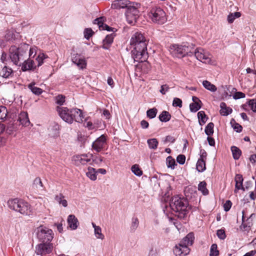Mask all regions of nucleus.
Here are the masks:
<instances>
[{
	"label": "nucleus",
	"mask_w": 256,
	"mask_h": 256,
	"mask_svg": "<svg viewBox=\"0 0 256 256\" xmlns=\"http://www.w3.org/2000/svg\"><path fill=\"white\" fill-rule=\"evenodd\" d=\"M148 16L152 22L158 24H163L166 21V14L160 7L152 8L148 12Z\"/></svg>",
	"instance_id": "nucleus-5"
},
{
	"label": "nucleus",
	"mask_w": 256,
	"mask_h": 256,
	"mask_svg": "<svg viewBox=\"0 0 256 256\" xmlns=\"http://www.w3.org/2000/svg\"><path fill=\"white\" fill-rule=\"evenodd\" d=\"M243 178L242 174H236V175L234 180L236 182V190H234V192H236V190H244V188L242 186V182H243Z\"/></svg>",
	"instance_id": "nucleus-26"
},
{
	"label": "nucleus",
	"mask_w": 256,
	"mask_h": 256,
	"mask_svg": "<svg viewBox=\"0 0 256 256\" xmlns=\"http://www.w3.org/2000/svg\"><path fill=\"white\" fill-rule=\"evenodd\" d=\"M142 42H146V38L140 32H136L132 37L130 41V44L132 46H134L135 44H140Z\"/></svg>",
	"instance_id": "nucleus-16"
},
{
	"label": "nucleus",
	"mask_w": 256,
	"mask_h": 256,
	"mask_svg": "<svg viewBox=\"0 0 256 256\" xmlns=\"http://www.w3.org/2000/svg\"><path fill=\"white\" fill-rule=\"evenodd\" d=\"M92 226L94 230V234L98 238L103 240L104 236L102 233V229L99 226H96L94 222L92 223Z\"/></svg>",
	"instance_id": "nucleus-30"
},
{
	"label": "nucleus",
	"mask_w": 256,
	"mask_h": 256,
	"mask_svg": "<svg viewBox=\"0 0 256 256\" xmlns=\"http://www.w3.org/2000/svg\"><path fill=\"white\" fill-rule=\"evenodd\" d=\"M216 234L218 238L221 240H224L226 237L225 232L222 229L218 230Z\"/></svg>",
	"instance_id": "nucleus-59"
},
{
	"label": "nucleus",
	"mask_w": 256,
	"mask_h": 256,
	"mask_svg": "<svg viewBox=\"0 0 256 256\" xmlns=\"http://www.w3.org/2000/svg\"><path fill=\"white\" fill-rule=\"evenodd\" d=\"M49 135L52 138H56L59 136L58 126L55 124L50 129Z\"/></svg>",
	"instance_id": "nucleus-43"
},
{
	"label": "nucleus",
	"mask_w": 256,
	"mask_h": 256,
	"mask_svg": "<svg viewBox=\"0 0 256 256\" xmlns=\"http://www.w3.org/2000/svg\"><path fill=\"white\" fill-rule=\"evenodd\" d=\"M33 184L36 188L43 187V184L41 180V179L38 177L34 179Z\"/></svg>",
	"instance_id": "nucleus-55"
},
{
	"label": "nucleus",
	"mask_w": 256,
	"mask_h": 256,
	"mask_svg": "<svg viewBox=\"0 0 256 256\" xmlns=\"http://www.w3.org/2000/svg\"><path fill=\"white\" fill-rule=\"evenodd\" d=\"M171 115L167 111H163L159 116V119L162 122H167L170 120Z\"/></svg>",
	"instance_id": "nucleus-35"
},
{
	"label": "nucleus",
	"mask_w": 256,
	"mask_h": 256,
	"mask_svg": "<svg viewBox=\"0 0 256 256\" xmlns=\"http://www.w3.org/2000/svg\"><path fill=\"white\" fill-rule=\"evenodd\" d=\"M188 202L184 198L178 196H173L170 202V206L180 218H184L188 213Z\"/></svg>",
	"instance_id": "nucleus-2"
},
{
	"label": "nucleus",
	"mask_w": 256,
	"mask_h": 256,
	"mask_svg": "<svg viewBox=\"0 0 256 256\" xmlns=\"http://www.w3.org/2000/svg\"><path fill=\"white\" fill-rule=\"evenodd\" d=\"M231 150L234 158V160H238L242 154L240 150L236 146H232L231 147Z\"/></svg>",
	"instance_id": "nucleus-39"
},
{
	"label": "nucleus",
	"mask_w": 256,
	"mask_h": 256,
	"mask_svg": "<svg viewBox=\"0 0 256 256\" xmlns=\"http://www.w3.org/2000/svg\"><path fill=\"white\" fill-rule=\"evenodd\" d=\"M177 162L180 164H183L186 161V156L184 154H179L176 158Z\"/></svg>",
	"instance_id": "nucleus-60"
},
{
	"label": "nucleus",
	"mask_w": 256,
	"mask_h": 256,
	"mask_svg": "<svg viewBox=\"0 0 256 256\" xmlns=\"http://www.w3.org/2000/svg\"><path fill=\"white\" fill-rule=\"evenodd\" d=\"M248 104L250 106L252 110L254 112H256V99L250 100L248 102Z\"/></svg>",
	"instance_id": "nucleus-54"
},
{
	"label": "nucleus",
	"mask_w": 256,
	"mask_h": 256,
	"mask_svg": "<svg viewBox=\"0 0 256 256\" xmlns=\"http://www.w3.org/2000/svg\"><path fill=\"white\" fill-rule=\"evenodd\" d=\"M106 136L104 134L101 135L92 143V148L97 152H100L106 144Z\"/></svg>",
	"instance_id": "nucleus-13"
},
{
	"label": "nucleus",
	"mask_w": 256,
	"mask_h": 256,
	"mask_svg": "<svg viewBox=\"0 0 256 256\" xmlns=\"http://www.w3.org/2000/svg\"><path fill=\"white\" fill-rule=\"evenodd\" d=\"M28 50L30 58H34L36 56V48H30L29 45L26 44H21L18 47L12 46L9 50L10 58L12 62L16 66H20L19 62L24 60Z\"/></svg>",
	"instance_id": "nucleus-1"
},
{
	"label": "nucleus",
	"mask_w": 256,
	"mask_h": 256,
	"mask_svg": "<svg viewBox=\"0 0 256 256\" xmlns=\"http://www.w3.org/2000/svg\"><path fill=\"white\" fill-rule=\"evenodd\" d=\"M8 205L10 209L23 215L30 216L32 214L30 204L18 198L10 200L8 202Z\"/></svg>",
	"instance_id": "nucleus-3"
},
{
	"label": "nucleus",
	"mask_w": 256,
	"mask_h": 256,
	"mask_svg": "<svg viewBox=\"0 0 256 256\" xmlns=\"http://www.w3.org/2000/svg\"><path fill=\"white\" fill-rule=\"evenodd\" d=\"M184 44H173L170 47V53L174 56L178 58L184 57Z\"/></svg>",
	"instance_id": "nucleus-11"
},
{
	"label": "nucleus",
	"mask_w": 256,
	"mask_h": 256,
	"mask_svg": "<svg viewBox=\"0 0 256 256\" xmlns=\"http://www.w3.org/2000/svg\"><path fill=\"white\" fill-rule=\"evenodd\" d=\"M18 121L23 126H28L30 124V121L28 117V114L26 112H22L18 115Z\"/></svg>",
	"instance_id": "nucleus-22"
},
{
	"label": "nucleus",
	"mask_w": 256,
	"mask_h": 256,
	"mask_svg": "<svg viewBox=\"0 0 256 256\" xmlns=\"http://www.w3.org/2000/svg\"><path fill=\"white\" fill-rule=\"evenodd\" d=\"M67 222L68 226L72 230H76L79 224L78 220L74 214H70L68 216Z\"/></svg>",
	"instance_id": "nucleus-21"
},
{
	"label": "nucleus",
	"mask_w": 256,
	"mask_h": 256,
	"mask_svg": "<svg viewBox=\"0 0 256 256\" xmlns=\"http://www.w3.org/2000/svg\"><path fill=\"white\" fill-rule=\"evenodd\" d=\"M132 172L137 176H141L142 174V172L139 168L138 165L134 164L131 168Z\"/></svg>",
	"instance_id": "nucleus-48"
},
{
	"label": "nucleus",
	"mask_w": 256,
	"mask_h": 256,
	"mask_svg": "<svg viewBox=\"0 0 256 256\" xmlns=\"http://www.w3.org/2000/svg\"><path fill=\"white\" fill-rule=\"evenodd\" d=\"M196 168L198 172H203L206 170V160L198 159L196 164Z\"/></svg>",
	"instance_id": "nucleus-31"
},
{
	"label": "nucleus",
	"mask_w": 256,
	"mask_h": 256,
	"mask_svg": "<svg viewBox=\"0 0 256 256\" xmlns=\"http://www.w3.org/2000/svg\"><path fill=\"white\" fill-rule=\"evenodd\" d=\"M72 61L77 66L82 69L86 68V60L80 58V55L78 54H72Z\"/></svg>",
	"instance_id": "nucleus-15"
},
{
	"label": "nucleus",
	"mask_w": 256,
	"mask_h": 256,
	"mask_svg": "<svg viewBox=\"0 0 256 256\" xmlns=\"http://www.w3.org/2000/svg\"><path fill=\"white\" fill-rule=\"evenodd\" d=\"M8 110L5 106H0V122H4L8 117Z\"/></svg>",
	"instance_id": "nucleus-28"
},
{
	"label": "nucleus",
	"mask_w": 256,
	"mask_h": 256,
	"mask_svg": "<svg viewBox=\"0 0 256 256\" xmlns=\"http://www.w3.org/2000/svg\"><path fill=\"white\" fill-rule=\"evenodd\" d=\"M244 97L245 94L240 92H235V93L233 95V98L235 100L244 98Z\"/></svg>",
	"instance_id": "nucleus-61"
},
{
	"label": "nucleus",
	"mask_w": 256,
	"mask_h": 256,
	"mask_svg": "<svg viewBox=\"0 0 256 256\" xmlns=\"http://www.w3.org/2000/svg\"><path fill=\"white\" fill-rule=\"evenodd\" d=\"M172 106L181 108L182 106V100L179 98H174L172 102Z\"/></svg>",
	"instance_id": "nucleus-56"
},
{
	"label": "nucleus",
	"mask_w": 256,
	"mask_h": 256,
	"mask_svg": "<svg viewBox=\"0 0 256 256\" xmlns=\"http://www.w3.org/2000/svg\"><path fill=\"white\" fill-rule=\"evenodd\" d=\"M12 70L11 68L4 66L0 72V75L4 78H8L12 73Z\"/></svg>",
	"instance_id": "nucleus-36"
},
{
	"label": "nucleus",
	"mask_w": 256,
	"mask_h": 256,
	"mask_svg": "<svg viewBox=\"0 0 256 256\" xmlns=\"http://www.w3.org/2000/svg\"><path fill=\"white\" fill-rule=\"evenodd\" d=\"M134 3L130 2L128 0H116L112 2L111 8L113 9L126 8L128 10V6L134 4Z\"/></svg>",
	"instance_id": "nucleus-14"
},
{
	"label": "nucleus",
	"mask_w": 256,
	"mask_h": 256,
	"mask_svg": "<svg viewBox=\"0 0 256 256\" xmlns=\"http://www.w3.org/2000/svg\"><path fill=\"white\" fill-rule=\"evenodd\" d=\"M115 36L114 34H111L107 35L102 41V48L104 49L108 50L113 42L114 38Z\"/></svg>",
	"instance_id": "nucleus-25"
},
{
	"label": "nucleus",
	"mask_w": 256,
	"mask_h": 256,
	"mask_svg": "<svg viewBox=\"0 0 256 256\" xmlns=\"http://www.w3.org/2000/svg\"><path fill=\"white\" fill-rule=\"evenodd\" d=\"M241 14L240 12H235L231 13L228 16V22L230 24L232 23L236 18H238L240 16Z\"/></svg>",
	"instance_id": "nucleus-44"
},
{
	"label": "nucleus",
	"mask_w": 256,
	"mask_h": 256,
	"mask_svg": "<svg viewBox=\"0 0 256 256\" xmlns=\"http://www.w3.org/2000/svg\"><path fill=\"white\" fill-rule=\"evenodd\" d=\"M56 110L60 116L66 122L71 124L73 122L72 108L66 107L57 106Z\"/></svg>",
	"instance_id": "nucleus-8"
},
{
	"label": "nucleus",
	"mask_w": 256,
	"mask_h": 256,
	"mask_svg": "<svg viewBox=\"0 0 256 256\" xmlns=\"http://www.w3.org/2000/svg\"><path fill=\"white\" fill-rule=\"evenodd\" d=\"M232 204V203L230 200H226L224 205V210L226 212H228L230 210Z\"/></svg>",
	"instance_id": "nucleus-62"
},
{
	"label": "nucleus",
	"mask_w": 256,
	"mask_h": 256,
	"mask_svg": "<svg viewBox=\"0 0 256 256\" xmlns=\"http://www.w3.org/2000/svg\"><path fill=\"white\" fill-rule=\"evenodd\" d=\"M214 124L212 122H210L208 124L205 128V133L208 136L212 135L214 133Z\"/></svg>",
	"instance_id": "nucleus-45"
},
{
	"label": "nucleus",
	"mask_w": 256,
	"mask_h": 256,
	"mask_svg": "<svg viewBox=\"0 0 256 256\" xmlns=\"http://www.w3.org/2000/svg\"><path fill=\"white\" fill-rule=\"evenodd\" d=\"M220 114L221 115L224 116H227L230 114L232 112V108L230 107L227 106L226 104L224 102L220 103Z\"/></svg>",
	"instance_id": "nucleus-27"
},
{
	"label": "nucleus",
	"mask_w": 256,
	"mask_h": 256,
	"mask_svg": "<svg viewBox=\"0 0 256 256\" xmlns=\"http://www.w3.org/2000/svg\"><path fill=\"white\" fill-rule=\"evenodd\" d=\"M232 121H234V124L232 126L234 130L237 132H241L242 130V126L238 123H236L234 120H232L231 121V122H230L231 124H232Z\"/></svg>",
	"instance_id": "nucleus-57"
},
{
	"label": "nucleus",
	"mask_w": 256,
	"mask_h": 256,
	"mask_svg": "<svg viewBox=\"0 0 256 256\" xmlns=\"http://www.w3.org/2000/svg\"><path fill=\"white\" fill-rule=\"evenodd\" d=\"M34 83H31L28 85V88L30 90L31 92L36 95H40L42 92V90L38 87L34 86Z\"/></svg>",
	"instance_id": "nucleus-33"
},
{
	"label": "nucleus",
	"mask_w": 256,
	"mask_h": 256,
	"mask_svg": "<svg viewBox=\"0 0 256 256\" xmlns=\"http://www.w3.org/2000/svg\"><path fill=\"white\" fill-rule=\"evenodd\" d=\"M170 89V88L168 84H165L161 86L160 92L162 94H166V92H168Z\"/></svg>",
	"instance_id": "nucleus-58"
},
{
	"label": "nucleus",
	"mask_w": 256,
	"mask_h": 256,
	"mask_svg": "<svg viewBox=\"0 0 256 256\" xmlns=\"http://www.w3.org/2000/svg\"><path fill=\"white\" fill-rule=\"evenodd\" d=\"M198 118L199 124L200 126H202L205 124L208 120V117L204 111L199 112L198 113Z\"/></svg>",
	"instance_id": "nucleus-34"
},
{
	"label": "nucleus",
	"mask_w": 256,
	"mask_h": 256,
	"mask_svg": "<svg viewBox=\"0 0 256 256\" xmlns=\"http://www.w3.org/2000/svg\"><path fill=\"white\" fill-rule=\"evenodd\" d=\"M65 96L62 94H59L55 98L56 102L62 106L65 102Z\"/></svg>",
	"instance_id": "nucleus-51"
},
{
	"label": "nucleus",
	"mask_w": 256,
	"mask_h": 256,
	"mask_svg": "<svg viewBox=\"0 0 256 256\" xmlns=\"http://www.w3.org/2000/svg\"><path fill=\"white\" fill-rule=\"evenodd\" d=\"M132 47V57L134 61L143 62L147 60L148 53L146 42H142L140 44H135V46Z\"/></svg>",
	"instance_id": "nucleus-4"
},
{
	"label": "nucleus",
	"mask_w": 256,
	"mask_h": 256,
	"mask_svg": "<svg viewBox=\"0 0 256 256\" xmlns=\"http://www.w3.org/2000/svg\"><path fill=\"white\" fill-rule=\"evenodd\" d=\"M88 172H86L87 176L92 180H96V169L92 167H88Z\"/></svg>",
	"instance_id": "nucleus-37"
},
{
	"label": "nucleus",
	"mask_w": 256,
	"mask_h": 256,
	"mask_svg": "<svg viewBox=\"0 0 256 256\" xmlns=\"http://www.w3.org/2000/svg\"><path fill=\"white\" fill-rule=\"evenodd\" d=\"M94 34V32L91 28H87L84 30V36L87 40H88L91 36H92Z\"/></svg>",
	"instance_id": "nucleus-53"
},
{
	"label": "nucleus",
	"mask_w": 256,
	"mask_h": 256,
	"mask_svg": "<svg viewBox=\"0 0 256 256\" xmlns=\"http://www.w3.org/2000/svg\"><path fill=\"white\" fill-rule=\"evenodd\" d=\"M202 85L205 88L207 89L210 92H215L217 90L216 86L211 84L208 80H204L202 82Z\"/></svg>",
	"instance_id": "nucleus-32"
},
{
	"label": "nucleus",
	"mask_w": 256,
	"mask_h": 256,
	"mask_svg": "<svg viewBox=\"0 0 256 256\" xmlns=\"http://www.w3.org/2000/svg\"><path fill=\"white\" fill-rule=\"evenodd\" d=\"M206 156H207V154H206V152L205 151V150H202V149L200 150V158L199 159L206 160Z\"/></svg>",
	"instance_id": "nucleus-64"
},
{
	"label": "nucleus",
	"mask_w": 256,
	"mask_h": 256,
	"mask_svg": "<svg viewBox=\"0 0 256 256\" xmlns=\"http://www.w3.org/2000/svg\"><path fill=\"white\" fill-rule=\"evenodd\" d=\"M194 55L198 60L203 63L208 64L211 60L209 54L201 48L195 49Z\"/></svg>",
	"instance_id": "nucleus-10"
},
{
	"label": "nucleus",
	"mask_w": 256,
	"mask_h": 256,
	"mask_svg": "<svg viewBox=\"0 0 256 256\" xmlns=\"http://www.w3.org/2000/svg\"><path fill=\"white\" fill-rule=\"evenodd\" d=\"M176 140V139L172 136H166L164 140H163V142L164 144H166L168 142H170L172 143H174Z\"/></svg>",
	"instance_id": "nucleus-63"
},
{
	"label": "nucleus",
	"mask_w": 256,
	"mask_h": 256,
	"mask_svg": "<svg viewBox=\"0 0 256 256\" xmlns=\"http://www.w3.org/2000/svg\"><path fill=\"white\" fill-rule=\"evenodd\" d=\"M202 103L192 102L190 104V109L192 112H195L201 108Z\"/></svg>",
	"instance_id": "nucleus-47"
},
{
	"label": "nucleus",
	"mask_w": 256,
	"mask_h": 256,
	"mask_svg": "<svg viewBox=\"0 0 256 256\" xmlns=\"http://www.w3.org/2000/svg\"><path fill=\"white\" fill-rule=\"evenodd\" d=\"M72 119L73 122L74 120L76 122L80 123L83 121L84 116H83L82 110L77 108H72Z\"/></svg>",
	"instance_id": "nucleus-20"
},
{
	"label": "nucleus",
	"mask_w": 256,
	"mask_h": 256,
	"mask_svg": "<svg viewBox=\"0 0 256 256\" xmlns=\"http://www.w3.org/2000/svg\"><path fill=\"white\" fill-rule=\"evenodd\" d=\"M140 4L134 2V4L128 6V8L126 10V16L127 22L128 24H134L139 16L138 8Z\"/></svg>",
	"instance_id": "nucleus-6"
},
{
	"label": "nucleus",
	"mask_w": 256,
	"mask_h": 256,
	"mask_svg": "<svg viewBox=\"0 0 256 256\" xmlns=\"http://www.w3.org/2000/svg\"><path fill=\"white\" fill-rule=\"evenodd\" d=\"M206 186V183L204 181L200 182L198 186V190L200 191L204 195H207L208 194V190Z\"/></svg>",
	"instance_id": "nucleus-40"
},
{
	"label": "nucleus",
	"mask_w": 256,
	"mask_h": 256,
	"mask_svg": "<svg viewBox=\"0 0 256 256\" xmlns=\"http://www.w3.org/2000/svg\"><path fill=\"white\" fill-rule=\"evenodd\" d=\"M64 198V196L62 194H59L54 196L55 200L60 204H62L64 207H66L68 206V202L66 200H63Z\"/></svg>",
	"instance_id": "nucleus-29"
},
{
	"label": "nucleus",
	"mask_w": 256,
	"mask_h": 256,
	"mask_svg": "<svg viewBox=\"0 0 256 256\" xmlns=\"http://www.w3.org/2000/svg\"><path fill=\"white\" fill-rule=\"evenodd\" d=\"M139 226V220L136 217H132L131 220V224L130 230L132 232H134L137 229Z\"/></svg>",
	"instance_id": "nucleus-38"
},
{
	"label": "nucleus",
	"mask_w": 256,
	"mask_h": 256,
	"mask_svg": "<svg viewBox=\"0 0 256 256\" xmlns=\"http://www.w3.org/2000/svg\"><path fill=\"white\" fill-rule=\"evenodd\" d=\"M158 110L156 108L149 109L146 112L147 116L150 118H153L156 117Z\"/></svg>",
	"instance_id": "nucleus-49"
},
{
	"label": "nucleus",
	"mask_w": 256,
	"mask_h": 256,
	"mask_svg": "<svg viewBox=\"0 0 256 256\" xmlns=\"http://www.w3.org/2000/svg\"><path fill=\"white\" fill-rule=\"evenodd\" d=\"M36 66L34 64V62L33 60L28 59L24 60L22 63V71L25 72L30 70L36 68Z\"/></svg>",
	"instance_id": "nucleus-24"
},
{
	"label": "nucleus",
	"mask_w": 256,
	"mask_h": 256,
	"mask_svg": "<svg viewBox=\"0 0 256 256\" xmlns=\"http://www.w3.org/2000/svg\"><path fill=\"white\" fill-rule=\"evenodd\" d=\"M92 156V154H90V158H88V154L78 155L74 157V160L76 164H82L84 165L90 161V158Z\"/></svg>",
	"instance_id": "nucleus-18"
},
{
	"label": "nucleus",
	"mask_w": 256,
	"mask_h": 256,
	"mask_svg": "<svg viewBox=\"0 0 256 256\" xmlns=\"http://www.w3.org/2000/svg\"><path fill=\"white\" fill-rule=\"evenodd\" d=\"M48 56H46L44 54H40L38 56V57L36 58V60L38 62V66H40L42 65V64L44 63V60L47 58Z\"/></svg>",
	"instance_id": "nucleus-50"
},
{
	"label": "nucleus",
	"mask_w": 256,
	"mask_h": 256,
	"mask_svg": "<svg viewBox=\"0 0 256 256\" xmlns=\"http://www.w3.org/2000/svg\"><path fill=\"white\" fill-rule=\"evenodd\" d=\"M52 233V231L50 229L40 227L38 229L37 236L42 242H50L53 238Z\"/></svg>",
	"instance_id": "nucleus-7"
},
{
	"label": "nucleus",
	"mask_w": 256,
	"mask_h": 256,
	"mask_svg": "<svg viewBox=\"0 0 256 256\" xmlns=\"http://www.w3.org/2000/svg\"><path fill=\"white\" fill-rule=\"evenodd\" d=\"M148 147L150 149L156 150L158 148V142L156 138L148 139L147 140Z\"/></svg>",
	"instance_id": "nucleus-41"
},
{
	"label": "nucleus",
	"mask_w": 256,
	"mask_h": 256,
	"mask_svg": "<svg viewBox=\"0 0 256 256\" xmlns=\"http://www.w3.org/2000/svg\"><path fill=\"white\" fill-rule=\"evenodd\" d=\"M166 166L168 168L174 169L175 166L177 164L175 160L171 156H168L166 159Z\"/></svg>",
	"instance_id": "nucleus-42"
},
{
	"label": "nucleus",
	"mask_w": 256,
	"mask_h": 256,
	"mask_svg": "<svg viewBox=\"0 0 256 256\" xmlns=\"http://www.w3.org/2000/svg\"><path fill=\"white\" fill-rule=\"evenodd\" d=\"M104 20L105 18L104 17L101 16L95 19L94 23V24H97L100 30H106L108 32L112 30V28L111 27L104 24Z\"/></svg>",
	"instance_id": "nucleus-19"
},
{
	"label": "nucleus",
	"mask_w": 256,
	"mask_h": 256,
	"mask_svg": "<svg viewBox=\"0 0 256 256\" xmlns=\"http://www.w3.org/2000/svg\"><path fill=\"white\" fill-rule=\"evenodd\" d=\"M173 250L176 256H186L190 253V249L180 242L175 246Z\"/></svg>",
	"instance_id": "nucleus-12"
},
{
	"label": "nucleus",
	"mask_w": 256,
	"mask_h": 256,
	"mask_svg": "<svg viewBox=\"0 0 256 256\" xmlns=\"http://www.w3.org/2000/svg\"><path fill=\"white\" fill-rule=\"evenodd\" d=\"M219 254L217 244H212L210 247V256H218Z\"/></svg>",
	"instance_id": "nucleus-46"
},
{
	"label": "nucleus",
	"mask_w": 256,
	"mask_h": 256,
	"mask_svg": "<svg viewBox=\"0 0 256 256\" xmlns=\"http://www.w3.org/2000/svg\"><path fill=\"white\" fill-rule=\"evenodd\" d=\"M194 234L192 232L188 234L180 242L184 246L188 247V246H192L194 242Z\"/></svg>",
	"instance_id": "nucleus-23"
},
{
	"label": "nucleus",
	"mask_w": 256,
	"mask_h": 256,
	"mask_svg": "<svg viewBox=\"0 0 256 256\" xmlns=\"http://www.w3.org/2000/svg\"><path fill=\"white\" fill-rule=\"evenodd\" d=\"M14 34L13 31L8 30L6 32V34L4 36L5 40L6 41H10L14 38Z\"/></svg>",
	"instance_id": "nucleus-52"
},
{
	"label": "nucleus",
	"mask_w": 256,
	"mask_h": 256,
	"mask_svg": "<svg viewBox=\"0 0 256 256\" xmlns=\"http://www.w3.org/2000/svg\"><path fill=\"white\" fill-rule=\"evenodd\" d=\"M53 246L50 242H42L36 247L35 252L38 255H45L52 252Z\"/></svg>",
	"instance_id": "nucleus-9"
},
{
	"label": "nucleus",
	"mask_w": 256,
	"mask_h": 256,
	"mask_svg": "<svg viewBox=\"0 0 256 256\" xmlns=\"http://www.w3.org/2000/svg\"><path fill=\"white\" fill-rule=\"evenodd\" d=\"M183 44L184 57L185 56H193L195 50L194 45L188 42H183Z\"/></svg>",
	"instance_id": "nucleus-17"
}]
</instances>
